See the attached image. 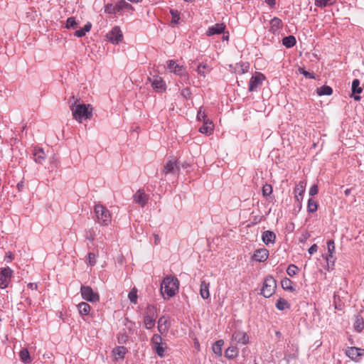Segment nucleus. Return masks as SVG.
Returning a JSON list of instances; mask_svg holds the SVG:
<instances>
[{
	"label": "nucleus",
	"instance_id": "f257e3e1",
	"mask_svg": "<svg viewBox=\"0 0 364 364\" xmlns=\"http://www.w3.org/2000/svg\"><path fill=\"white\" fill-rule=\"evenodd\" d=\"M74 102L71 103L70 108L72 111L73 118L78 122L81 123L83 119H89L92 116V108L90 105L86 104H77V101L75 100V97H71Z\"/></svg>",
	"mask_w": 364,
	"mask_h": 364
},
{
	"label": "nucleus",
	"instance_id": "f03ea898",
	"mask_svg": "<svg viewBox=\"0 0 364 364\" xmlns=\"http://www.w3.org/2000/svg\"><path fill=\"white\" fill-rule=\"evenodd\" d=\"M178 280L175 277H167L161 284V289L167 294L168 297L174 296L178 289Z\"/></svg>",
	"mask_w": 364,
	"mask_h": 364
},
{
	"label": "nucleus",
	"instance_id": "7ed1b4c3",
	"mask_svg": "<svg viewBox=\"0 0 364 364\" xmlns=\"http://www.w3.org/2000/svg\"><path fill=\"white\" fill-rule=\"evenodd\" d=\"M97 222L103 225H108L111 222V214L109 211L102 205L97 204L94 207Z\"/></svg>",
	"mask_w": 364,
	"mask_h": 364
},
{
	"label": "nucleus",
	"instance_id": "20e7f679",
	"mask_svg": "<svg viewBox=\"0 0 364 364\" xmlns=\"http://www.w3.org/2000/svg\"><path fill=\"white\" fill-rule=\"evenodd\" d=\"M276 287V281L272 277H267L263 283L261 294L265 298H269L274 294Z\"/></svg>",
	"mask_w": 364,
	"mask_h": 364
},
{
	"label": "nucleus",
	"instance_id": "39448f33",
	"mask_svg": "<svg viewBox=\"0 0 364 364\" xmlns=\"http://www.w3.org/2000/svg\"><path fill=\"white\" fill-rule=\"evenodd\" d=\"M151 342L152 343V348L156 354L161 358L164 357L166 344L162 342L161 336L159 334H154L151 338Z\"/></svg>",
	"mask_w": 364,
	"mask_h": 364
},
{
	"label": "nucleus",
	"instance_id": "423d86ee",
	"mask_svg": "<svg viewBox=\"0 0 364 364\" xmlns=\"http://www.w3.org/2000/svg\"><path fill=\"white\" fill-rule=\"evenodd\" d=\"M178 171L179 167L177 161L174 159H170L164 165L161 173L164 176H166L169 174H176Z\"/></svg>",
	"mask_w": 364,
	"mask_h": 364
},
{
	"label": "nucleus",
	"instance_id": "0eeeda50",
	"mask_svg": "<svg viewBox=\"0 0 364 364\" xmlns=\"http://www.w3.org/2000/svg\"><path fill=\"white\" fill-rule=\"evenodd\" d=\"M264 78V75L262 73L256 72L250 80L249 91H257L262 85Z\"/></svg>",
	"mask_w": 364,
	"mask_h": 364
},
{
	"label": "nucleus",
	"instance_id": "6e6552de",
	"mask_svg": "<svg viewBox=\"0 0 364 364\" xmlns=\"http://www.w3.org/2000/svg\"><path fill=\"white\" fill-rule=\"evenodd\" d=\"M80 291L82 298L88 301L95 302L99 300L98 294L94 292L92 288L88 286H82Z\"/></svg>",
	"mask_w": 364,
	"mask_h": 364
},
{
	"label": "nucleus",
	"instance_id": "1a4fd4ad",
	"mask_svg": "<svg viewBox=\"0 0 364 364\" xmlns=\"http://www.w3.org/2000/svg\"><path fill=\"white\" fill-rule=\"evenodd\" d=\"M13 271L10 267L1 269L0 272V287L5 289L8 287Z\"/></svg>",
	"mask_w": 364,
	"mask_h": 364
},
{
	"label": "nucleus",
	"instance_id": "9d476101",
	"mask_svg": "<svg viewBox=\"0 0 364 364\" xmlns=\"http://www.w3.org/2000/svg\"><path fill=\"white\" fill-rule=\"evenodd\" d=\"M108 39L112 43L117 44L122 40V33L118 26H114L111 31L107 33Z\"/></svg>",
	"mask_w": 364,
	"mask_h": 364
},
{
	"label": "nucleus",
	"instance_id": "9b49d317",
	"mask_svg": "<svg viewBox=\"0 0 364 364\" xmlns=\"http://www.w3.org/2000/svg\"><path fill=\"white\" fill-rule=\"evenodd\" d=\"M231 342L235 345L237 343L245 345L249 342V337L245 332L236 331L232 333Z\"/></svg>",
	"mask_w": 364,
	"mask_h": 364
},
{
	"label": "nucleus",
	"instance_id": "f8f14e48",
	"mask_svg": "<svg viewBox=\"0 0 364 364\" xmlns=\"http://www.w3.org/2000/svg\"><path fill=\"white\" fill-rule=\"evenodd\" d=\"M170 327V323L165 316H161L158 320V331L161 334H166Z\"/></svg>",
	"mask_w": 364,
	"mask_h": 364
},
{
	"label": "nucleus",
	"instance_id": "ddd939ff",
	"mask_svg": "<svg viewBox=\"0 0 364 364\" xmlns=\"http://www.w3.org/2000/svg\"><path fill=\"white\" fill-rule=\"evenodd\" d=\"M133 197L135 203L139 204L141 207H144L148 200V196L143 190L137 191Z\"/></svg>",
	"mask_w": 364,
	"mask_h": 364
},
{
	"label": "nucleus",
	"instance_id": "4468645a",
	"mask_svg": "<svg viewBox=\"0 0 364 364\" xmlns=\"http://www.w3.org/2000/svg\"><path fill=\"white\" fill-rule=\"evenodd\" d=\"M362 350L355 347L348 348L346 350V355L353 360L358 361L359 358L362 355L360 353Z\"/></svg>",
	"mask_w": 364,
	"mask_h": 364
},
{
	"label": "nucleus",
	"instance_id": "2eb2a0df",
	"mask_svg": "<svg viewBox=\"0 0 364 364\" xmlns=\"http://www.w3.org/2000/svg\"><path fill=\"white\" fill-rule=\"evenodd\" d=\"M269 256V251L267 249H259L257 250L254 255H253V259L257 262H264L265 261Z\"/></svg>",
	"mask_w": 364,
	"mask_h": 364
},
{
	"label": "nucleus",
	"instance_id": "dca6fc26",
	"mask_svg": "<svg viewBox=\"0 0 364 364\" xmlns=\"http://www.w3.org/2000/svg\"><path fill=\"white\" fill-rule=\"evenodd\" d=\"M282 27V22L279 18L274 17L270 21L269 31L272 33H278Z\"/></svg>",
	"mask_w": 364,
	"mask_h": 364
},
{
	"label": "nucleus",
	"instance_id": "f3484780",
	"mask_svg": "<svg viewBox=\"0 0 364 364\" xmlns=\"http://www.w3.org/2000/svg\"><path fill=\"white\" fill-rule=\"evenodd\" d=\"M151 86L154 90L163 91L166 88V85L161 77H156L154 79H149Z\"/></svg>",
	"mask_w": 364,
	"mask_h": 364
},
{
	"label": "nucleus",
	"instance_id": "a211bd4d",
	"mask_svg": "<svg viewBox=\"0 0 364 364\" xmlns=\"http://www.w3.org/2000/svg\"><path fill=\"white\" fill-rule=\"evenodd\" d=\"M225 28V26L223 23H217L215 26L208 28L206 34L208 36L214 34H220L224 31Z\"/></svg>",
	"mask_w": 364,
	"mask_h": 364
},
{
	"label": "nucleus",
	"instance_id": "6ab92c4d",
	"mask_svg": "<svg viewBox=\"0 0 364 364\" xmlns=\"http://www.w3.org/2000/svg\"><path fill=\"white\" fill-rule=\"evenodd\" d=\"M210 282L202 280L200 287V294L203 299H207L210 296L209 292Z\"/></svg>",
	"mask_w": 364,
	"mask_h": 364
},
{
	"label": "nucleus",
	"instance_id": "aec40b11",
	"mask_svg": "<svg viewBox=\"0 0 364 364\" xmlns=\"http://www.w3.org/2000/svg\"><path fill=\"white\" fill-rule=\"evenodd\" d=\"M306 183L304 181H300L294 188L295 198L299 201V198H302L303 194L305 191Z\"/></svg>",
	"mask_w": 364,
	"mask_h": 364
},
{
	"label": "nucleus",
	"instance_id": "412c9836",
	"mask_svg": "<svg viewBox=\"0 0 364 364\" xmlns=\"http://www.w3.org/2000/svg\"><path fill=\"white\" fill-rule=\"evenodd\" d=\"M213 130V125L210 120L203 122V124L200 127L199 131L202 134L210 135L212 134Z\"/></svg>",
	"mask_w": 364,
	"mask_h": 364
},
{
	"label": "nucleus",
	"instance_id": "4be33fe9",
	"mask_svg": "<svg viewBox=\"0 0 364 364\" xmlns=\"http://www.w3.org/2000/svg\"><path fill=\"white\" fill-rule=\"evenodd\" d=\"M275 234L269 230L264 231L262 234V240L266 244L273 243L275 241Z\"/></svg>",
	"mask_w": 364,
	"mask_h": 364
},
{
	"label": "nucleus",
	"instance_id": "5701e85b",
	"mask_svg": "<svg viewBox=\"0 0 364 364\" xmlns=\"http://www.w3.org/2000/svg\"><path fill=\"white\" fill-rule=\"evenodd\" d=\"M237 354L238 350L235 344L231 342L230 346L228 347L225 352V357L228 358H234L237 355Z\"/></svg>",
	"mask_w": 364,
	"mask_h": 364
},
{
	"label": "nucleus",
	"instance_id": "b1692460",
	"mask_svg": "<svg viewBox=\"0 0 364 364\" xmlns=\"http://www.w3.org/2000/svg\"><path fill=\"white\" fill-rule=\"evenodd\" d=\"M33 155L35 161L38 164H42L46 156L44 151L42 149H36Z\"/></svg>",
	"mask_w": 364,
	"mask_h": 364
},
{
	"label": "nucleus",
	"instance_id": "393cba45",
	"mask_svg": "<svg viewBox=\"0 0 364 364\" xmlns=\"http://www.w3.org/2000/svg\"><path fill=\"white\" fill-rule=\"evenodd\" d=\"M173 73L178 76L184 77L187 80H188L186 69L183 65H175V69L173 70Z\"/></svg>",
	"mask_w": 364,
	"mask_h": 364
},
{
	"label": "nucleus",
	"instance_id": "a878e982",
	"mask_svg": "<svg viewBox=\"0 0 364 364\" xmlns=\"http://www.w3.org/2000/svg\"><path fill=\"white\" fill-rule=\"evenodd\" d=\"M19 356L21 360L26 364H28L32 361L29 352L26 348H23L20 351Z\"/></svg>",
	"mask_w": 364,
	"mask_h": 364
},
{
	"label": "nucleus",
	"instance_id": "bb28decb",
	"mask_svg": "<svg viewBox=\"0 0 364 364\" xmlns=\"http://www.w3.org/2000/svg\"><path fill=\"white\" fill-rule=\"evenodd\" d=\"M223 344L224 341L223 340H218L213 345L212 349L215 355L218 356L222 355V346Z\"/></svg>",
	"mask_w": 364,
	"mask_h": 364
},
{
	"label": "nucleus",
	"instance_id": "cd10ccee",
	"mask_svg": "<svg viewBox=\"0 0 364 364\" xmlns=\"http://www.w3.org/2000/svg\"><path fill=\"white\" fill-rule=\"evenodd\" d=\"M78 311L81 315H87L90 311V306L85 303L81 302L77 306Z\"/></svg>",
	"mask_w": 364,
	"mask_h": 364
},
{
	"label": "nucleus",
	"instance_id": "c85d7f7f",
	"mask_svg": "<svg viewBox=\"0 0 364 364\" xmlns=\"http://www.w3.org/2000/svg\"><path fill=\"white\" fill-rule=\"evenodd\" d=\"M282 43L287 48H291L296 44V38L293 36L284 37L282 39Z\"/></svg>",
	"mask_w": 364,
	"mask_h": 364
},
{
	"label": "nucleus",
	"instance_id": "c756f323",
	"mask_svg": "<svg viewBox=\"0 0 364 364\" xmlns=\"http://www.w3.org/2000/svg\"><path fill=\"white\" fill-rule=\"evenodd\" d=\"M327 248L328 252V255L326 257V260L328 262L331 261V259L333 258V253L335 252V245L333 240H329L327 242Z\"/></svg>",
	"mask_w": 364,
	"mask_h": 364
},
{
	"label": "nucleus",
	"instance_id": "7c9ffc66",
	"mask_svg": "<svg viewBox=\"0 0 364 364\" xmlns=\"http://www.w3.org/2000/svg\"><path fill=\"white\" fill-rule=\"evenodd\" d=\"M92 24L90 22H87L82 29H80L75 31V36L77 37H82L84 36L87 32H89L91 29Z\"/></svg>",
	"mask_w": 364,
	"mask_h": 364
},
{
	"label": "nucleus",
	"instance_id": "2f4dec72",
	"mask_svg": "<svg viewBox=\"0 0 364 364\" xmlns=\"http://www.w3.org/2000/svg\"><path fill=\"white\" fill-rule=\"evenodd\" d=\"M332 92H333L332 88L330 87L329 86H326V85H324L319 88H317V90H316V92H317L318 95H319V96L330 95L332 94Z\"/></svg>",
	"mask_w": 364,
	"mask_h": 364
},
{
	"label": "nucleus",
	"instance_id": "473e14b6",
	"mask_svg": "<svg viewBox=\"0 0 364 364\" xmlns=\"http://www.w3.org/2000/svg\"><path fill=\"white\" fill-rule=\"evenodd\" d=\"M127 349L124 346H118L113 350V353L119 358H123L127 353Z\"/></svg>",
	"mask_w": 364,
	"mask_h": 364
},
{
	"label": "nucleus",
	"instance_id": "72a5a7b5",
	"mask_svg": "<svg viewBox=\"0 0 364 364\" xmlns=\"http://www.w3.org/2000/svg\"><path fill=\"white\" fill-rule=\"evenodd\" d=\"M156 317L145 316L144 318V326L147 329H151L155 325Z\"/></svg>",
	"mask_w": 364,
	"mask_h": 364
},
{
	"label": "nucleus",
	"instance_id": "f704fd0d",
	"mask_svg": "<svg viewBox=\"0 0 364 364\" xmlns=\"http://www.w3.org/2000/svg\"><path fill=\"white\" fill-rule=\"evenodd\" d=\"M210 70V68L207 64H200L198 66L197 72L199 75L205 77Z\"/></svg>",
	"mask_w": 364,
	"mask_h": 364
},
{
	"label": "nucleus",
	"instance_id": "c9c22d12",
	"mask_svg": "<svg viewBox=\"0 0 364 364\" xmlns=\"http://www.w3.org/2000/svg\"><path fill=\"white\" fill-rule=\"evenodd\" d=\"M292 281L291 279H289V278H284L282 280L281 282V284H282V287L285 289V290H289V291H294V288L292 287Z\"/></svg>",
	"mask_w": 364,
	"mask_h": 364
},
{
	"label": "nucleus",
	"instance_id": "e433bc0d",
	"mask_svg": "<svg viewBox=\"0 0 364 364\" xmlns=\"http://www.w3.org/2000/svg\"><path fill=\"white\" fill-rule=\"evenodd\" d=\"M248 68L249 65L247 63L242 64H236L235 67V72L240 74H243L248 70Z\"/></svg>",
	"mask_w": 364,
	"mask_h": 364
},
{
	"label": "nucleus",
	"instance_id": "4c0bfd02",
	"mask_svg": "<svg viewBox=\"0 0 364 364\" xmlns=\"http://www.w3.org/2000/svg\"><path fill=\"white\" fill-rule=\"evenodd\" d=\"M363 91L361 87H360V81L358 79L353 80L352 82V92L353 94H360Z\"/></svg>",
	"mask_w": 364,
	"mask_h": 364
},
{
	"label": "nucleus",
	"instance_id": "58836bf2",
	"mask_svg": "<svg viewBox=\"0 0 364 364\" xmlns=\"http://www.w3.org/2000/svg\"><path fill=\"white\" fill-rule=\"evenodd\" d=\"M115 8L119 12L122 9L132 8V6L124 0H121L115 5Z\"/></svg>",
	"mask_w": 364,
	"mask_h": 364
},
{
	"label": "nucleus",
	"instance_id": "ea45409f",
	"mask_svg": "<svg viewBox=\"0 0 364 364\" xmlns=\"http://www.w3.org/2000/svg\"><path fill=\"white\" fill-rule=\"evenodd\" d=\"M276 307L279 310H284L285 309L289 307V304H288V302L285 299L280 298L277 301Z\"/></svg>",
	"mask_w": 364,
	"mask_h": 364
},
{
	"label": "nucleus",
	"instance_id": "a19ab883",
	"mask_svg": "<svg viewBox=\"0 0 364 364\" xmlns=\"http://www.w3.org/2000/svg\"><path fill=\"white\" fill-rule=\"evenodd\" d=\"M355 328L360 332L364 328V321L362 318L357 317L354 323Z\"/></svg>",
	"mask_w": 364,
	"mask_h": 364
},
{
	"label": "nucleus",
	"instance_id": "79ce46f5",
	"mask_svg": "<svg viewBox=\"0 0 364 364\" xmlns=\"http://www.w3.org/2000/svg\"><path fill=\"white\" fill-rule=\"evenodd\" d=\"M307 208L309 212L314 213L317 210V203L314 200L310 198L308 201Z\"/></svg>",
	"mask_w": 364,
	"mask_h": 364
},
{
	"label": "nucleus",
	"instance_id": "37998d69",
	"mask_svg": "<svg viewBox=\"0 0 364 364\" xmlns=\"http://www.w3.org/2000/svg\"><path fill=\"white\" fill-rule=\"evenodd\" d=\"M298 272V268L294 264H290L288 266L287 269V273L289 276L293 277L296 275Z\"/></svg>",
	"mask_w": 364,
	"mask_h": 364
},
{
	"label": "nucleus",
	"instance_id": "c03bdc74",
	"mask_svg": "<svg viewBox=\"0 0 364 364\" xmlns=\"http://www.w3.org/2000/svg\"><path fill=\"white\" fill-rule=\"evenodd\" d=\"M151 317H156V308L152 305H149L146 310V315Z\"/></svg>",
	"mask_w": 364,
	"mask_h": 364
},
{
	"label": "nucleus",
	"instance_id": "a18cd8bd",
	"mask_svg": "<svg viewBox=\"0 0 364 364\" xmlns=\"http://www.w3.org/2000/svg\"><path fill=\"white\" fill-rule=\"evenodd\" d=\"M137 290L136 289L134 288L131 290V291L129 293L128 297L131 302L136 304V299H137Z\"/></svg>",
	"mask_w": 364,
	"mask_h": 364
},
{
	"label": "nucleus",
	"instance_id": "49530a36",
	"mask_svg": "<svg viewBox=\"0 0 364 364\" xmlns=\"http://www.w3.org/2000/svg\"><path fill=\"white\" fill-rule=\"evenodd\" d=\"M170 13L172 17L171 22L173 23H177L180 19L179 12L177 10L171 9Z\"/></svg>",
	"mask_w": 364,
	"mask_h": 364
},
{
	"label": "nucleus",
	"instance_id": "de8ad7c7",
	"mask_svg": "<svg viewBox=\"0 0 364 364\" xmlns=\"http://www.w3.org/2000/svg\"><path fill=\"white\" fill-rule=\"evenodd\" d=\"M77 27V23L73 17H70L66 21L67 28H75Z\"/></svg>",
	"mask_w": 364,
	"mask_h": 364
},
{
	"label": "nucleus",
	"instance_id": "09e8293b",
	"mask_svg": "<svg viewBox=\"0 0 364 364\" xmlns=\"http://www.w3.org/2000/svg\"><path fill=\"white\" fill-rule=\"evenodd\" d=\"M272 192V187L269 184H265L262 187V194L264 196H269Z\"/></svg>",
	"mask_w": 364,
	"mask_h": 364
},
{
	"label": "nucleus",
	"instance_id": "8fccbe9b",
	"mask_svg": "<svg viewBox=\"0 0 364 364\" xmlns=\"http://www.w3.org/2000/svg\"><path fill=\"white\" fill-rule=\"evenodd\" d=\"M197 119L200 121H203V122H205V121H207L208 119H206V114H205V111L203 109L202 107H200L198 112V114H197Z\"/></svg>",
	"mask_w": 364,
	"mask_h": 364
},
{
	"label": "nucleus",
	"instance_id": "3c124183",
	"mask_svg": "<svg viewBox=\"0 0 364 364\" xmlns=\"http://www.w3.org/2000/svg\"><path fill=\"white\" fill-rule=\"evenodd\" d=\"M105 11L108 14H115V13L118 12L115 8V6H114L112 4H107L105 6Z\"/></svg>",
	"mask_w": 364,
	"mask_h": 364
},
{
	"label": "nucleus",
	"instance_id": "603ef678",
	"mask_svg": "<svg viewBox=\"0 0 364 364\" xmlns=\"http://www.w3.org/2000/svg\"><path fill=\"white\" fill-rule=\"evenodd\" d=\"M96 255L92 252H90L88 254V263L90 264V265H95L96 264Z\"/></svg>",
	"mask_w": 364,
	"mask_h": 364
},
{
	"label": "nucleus",
	"instance_id": "864d4df0",
	"mask_svg": "<svg viewBox=\"0 0 364 364\" xmlns=\"http://www.w3.org/2000/svg\"><path fill=\"white\" fill-rule=\"evenodd\" d=\"M178 64L173 60H170L167 61V69H168L171 72L173 73V70L175 69V65H177Z\"/></svg>",
	"mask_w": 364,
	"mask_h": 364
},
{
	"label": "nucleus",
	"instance_id": "5fc2aeb1",
	"mask_svg": "<svg viewBox=\"0 0 364 364\" xmlns=\"http://www.w3.org/2000/svg\"><path fill=\"white\" fill-rule=\"evenodd\" d=\"M330 0H316L315 4L319 7H324L328 5Z\"/></svg>",
	"mask_w": 364,
	"mask_h": 364
},
{
	"label": "nucleus",
	"instance_id": "6e6d98bb",
	"mask_svg": "<svg viewBox=\"0 0 364 364\" xmlns=\"http://www.w3.org/2000/svg\"><path fill=\"white\" fill-rule=\"evenodd\" d=\"M181 95H182L184 97L187 98V97H189L191 96V90H190V89H189V88L186 87V88H184V89H183V90H181Z\"/></svg>",
	"mask_w": 364,
	"mask_h": 364
},
{
	"label": "nucleus",
	"instance_id": "4d7b16f0",
	"mask_svg": "<svg viewBox=\"0 0 364 364\" xmlns=\"http://www.w3.org/2000/svg\"><path fill=\"white\" fill-rule=\"evenodd\" d=\"M318 186L316 185H314L311 187V188L309 190V195H311V196L316 195L318 193Z\"/></svg>",
	"mask_w": 364,
	"mask_h": 364
},
{
	"label": "nucleus",
	"instance_id": "13d9d810",
	"mask_svg": "<svg viewBox=\"0 0 364 364\" xmlns=\"http://www.w3.org/2000/svg\"><path fill=\"white\" fill-rule=\"evenodd\" d=\"M127 338H128V336L126 334H121L118 337V342L122 344L125 343L127 341Z\"/></svg>",
	"mask_w": 364,
	"mask_h": 364
},
{
	"label": "nucleus",
	"instance_id": "bf43d9fd",
	"mask_svg": "<svg viewBox=\"0 0 364 364\" xmlns=\"http://www.w3.org/2000/svg\"><path fill=\"white\" fill-rule=\"evenodd\" d=\"M318 250V247L316 244H314L313 245H311L309 249V253L310 255H312L314 254V252H316Z\"/></svg>",
	"mask_w": 364,
	"mask_h": 364
},
{
	"label": "nucleus",
	"instance_id": "052dcab7",
	"mask_svg": "<svg viewBox=\"0 0 364 364\" xmlns=\"http://www.w3.org/2000/svg\"><path fill=\"white\" fill-rule=\"evenodd\" d=\"M304 75L307 77V78H311V79H314L315 78V76L314 75V73H311L308 71L306 70V72L304 73Z\"/></svg>",
	"mask_w": 364,
	"mask_h": 364
},
{
	"label": "nucleus",
	"instance_id": "680f3d73",
	"mask_svg": "<svg viewBox=\"0 0 364 364\" xmlns=\"http://www.w3.org/2000/svg\"><path fill=\"white\" fill-rule=\"evenodd\" d=\"M154 243H155V245H158L159 243V242H160V237H159V235L154 234Z\"/></svg>",
	"mask_w": 364,
	"mask_h": 364
},
{
	"label": "nucleus",
	"instance_id": "e2e57ef3",
	"mask_svg": "<svg viewBox=\"0 0 364 364\" xmlns=\"http://www.w3.org/2000/svg\"><path fill=\"white\" fill-rule=\"evenodd\" d=\"M265 2L270 6H274L275 5V0H265Z\"/></svg>",
	"mask_w": 364,
	"mask_h": 364
},
{
	"label": "nucleus",
	"instance_id": "0e129e2a",
	"mask_svg": "<svg viewBox=\"0 0 364 364\" xmlns=\"http://www.w3.org/2000/svg\"><path fill=\"white\" fill-rule=\"evenodd\" d=\"M28 287L31 289H37V284H35V283H29L28 284Z\"/></svg>",
	"mask_w": 364,
	"mask_h": 364
},
{
	"label": "nucleus",
	"instance_id": "69168bd1",
	"mask_svg": "<svg viewBox=\"0 0 364 364\" xmlns=\"http://www.w3.org/2000/svg\"><path fill=\"white\" fill-rule=\"evenodd\" d=\"M298 71L302 75H304V73L306 72V70L302 68H299Z\"/></svg>",
	"mask_w": 364,
	"mask_h": 364
},
{
	"label": "nucleus",
	"instance_id": "338daca9",
	"mask_svg": "<svg viewBox=\"0 0 364 364\" xmlns=\"http://www.w3.org/2000/svg\"><path fill=\"white\" fill-rule=\"evenodd\" d=\"M8 258H9L8 262L11 261L14 259V256L11 252H9V255L8 256Z\"/></svg>",
	"mask_w": 364,
	"mask_h": 364
},
{
	"label": "nucleus",
	"instance_id": "774afa93",
	"mask_svg": "<svg viewBox=\"0 0 364 364\" xmlns=\"http://www.w3.org/2000/svg\"><path fill=\"white\" fill-rule=\"evenodd\" d=\"M23 185L22 183H18L17 185V188L18 190H21L23 188Z\"/></svg>",
	"mask_w": 364,
	"mask_h": 364
}]
</instances>
